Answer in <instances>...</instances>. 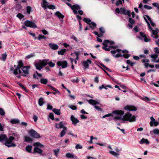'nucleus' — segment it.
Wrapping results in <instances>:
<instances>
[{
    "label": "nucleus",
    "mask_w": 159,
    "mask_h": 159,
    "mask_svg": "<svg viewBox=\"0 0 159 159\" xmlns=\"http://www.w3.org/2000/svg\"><path fill=\"white\" fill-rule=\"evenodd\" d=\"M99 30L101 33H104L105 32L104 29L103 27H101L99 28Z\"/></svg>",
    "instance_id": "nucleus-60"
},
{
    "label": "nucleus",
    "mask_w": 159,
    "mask_h": 159,
    "mask_svg": "<svg viewBox=\"0 0 159 159\" xmlns=\"http://www.w3.org/2000/svg\"><path fill=\"white\" fill-rule=\"evenodd\" d=\"M140 143L141 144L145 143L146 144H148L149 143V142L147 139H145L144 138H143L141 140V141L140 142Z\"/></svg>",
    "instance_id": "nucleus-33"
},
{
    "label": "nucleus",
    "mask_w": 159,
    "mask_h": 159,
    "mask_svg": "<svg viewBox=\"0 0 159 159\" xmlns=\"http://www.w3.org/2000/svg\"><path fill=\"white\" fill-rule=\"evenodd\" d=\"M142 99L146 102H148L150 101V99L148 97H145L142 98Z\"/></svg>",
    "instance_id": "nucleus-55"
},
{
    "label": "nucleus",
    "mask_w": 159,
    "mask_h": 159,
    "mask_svg": "<svg viewBox=\"0 0 159 159\" xmlns=\"http://www.w3.org/2000/svg\"><path fill=\"white\" fill-rule=\"evenodd\" d=\"M33 153H38L39 154H41L43 152L42 150L40 149L37 147H35L34 148Z\"/></svg>",
    "instance_id": "nucleus-26"
},
{
    "label": "nucleus",
    "mask_w": 159,
    "mask_h": 159,
    "mask_svg": "<svg viewBox=\"0 0 159 159\" xmlns=\"http://www.w3.org/2000/svg\"><path fill=\"white\" fill-rule=\"evenodd\" d=\"M140 35L144 38V41L145 42H149L150 39L149 37H148L145 34H144L143 32H140Z\"/></svg>",
    "instance_id": "nucleus-15"
},
{
    "label": "nucleus",
    "mask_w": 159,
    "mask_h": 159,
    "mask_svg": "<svg viewBox=\"0 0 159 159\" xmlns=\"http://www.w3.org/2000/svg\"><path fill=\"white\" fill-rule=\"evenodd\" d=\"M83 20L85 22L87 23L88 24H90L91 20L89 18L85 17L84 19Z\"/></svg>",
    "instance_id": "nucleus-39"
},
{
    "label": "nucleus",
    "mask_w": 159,
    "mask_h": 159,
    "mask_svg": "<svg viewBox=\"0 0 159 159\" xmlns=\"http://www.w3.org/2000/svg\"><path fill=\"white\" fill-rule=\"evenodd\" d=\"M7 136L5 134H1L0 135V142H2L4 141L7 140Z\"/></svg>",
    "instance_id": "nucleus-23"
},
{
    "label": "nucleus",
    "mask_w": 159,
    "mask_h": 159,
    "mask_svg": "<svg viewBox=\"0 0 159 159\" xmlns=\"http://www.w3.org/2000/svg\"><path fill=\"white\" fill-rule=\"evenodd\" d=\"M32 148V146L30 145H27L26 148L25 149L26 151L29 153H31V150Z\"/></svg>",
    "instance_id": "nucleus-36"
},
{
    "label": "nucleus",
    "mask_w": 159,
    "mask_h": 159,
    "mask_svg": "<svg viewBox=\"0 0 159 159\" xmlns=\"http://www.w3.org/2000/svg\"><path fill=\"white\" fill-rule=\"evenodd\" d=\"M48 65L51 67H53L55 65V64L52 62V61H50L48 62Z\"/></svg>",
    "instance_id": "nucleus-50"
},
{
    "label": "nucleus",
    "mask_w": 159,
    "mask_h": 159,
    "mask_svg": "<svg viewBox=\"0 0 159 159\" xmlns=\"http://www.w3.org/2000/svg\"><path fill=\"white\" fill-rule=\"evenodd\" d=\"M7 55L6 53L3 54L2 56V60L3 61H4L6 59Z\"/></svg>",
    "instance_id": "nucleus-49"
},
{
    "label": "nucleus",
    "mask_w": 159,
    "mask_h": 159,
    "mask_svg": "<svg viewBox=\"0 0 159 159\" xmlns=\"http://www.w3.org/2000/svg\"><path fill=\"white\" fill-rule=\"evenodd\" d=\"M75 147L76 149H82V146L79 144H76Z\"/></svg>",
    "instance_id": "nucleus-58"
},
{
    "label": "nucleus",
    "mask_w": 159,
    "mask_h": 159,
    "mask_svg": "<svg viewBox=\"0 0 159 159\" xmlns=\"http://www.w3.org/2000/svg\"><path fill=\"white\" fill-rule=\"evenodd\" d=\"M152 5L153 6L156 7L157 8V10L159 12V4L157 2H154L152 3Z\"/></svg>",
    "instance_id": "nucleus-43"
},
{
    "label": "nucleus",
    "mask_w": 159,
    "mask_h": 159,
    "mask_svg": "<svg viewBox=\"0 0 159 159\" xmlns=\"http://www.w3.org/2000/svg\"><path fill=\"white\" fill-rule=\"evenodd\" d=\"M109 152L112 155L116 157H118L119 155V154L118 153H117L116 152L113 151H110Z\"/></svg>",
    "instance_id": "nucleus-41"
},
{
    "label": "nucleus",
    "mask_w": 159,
    "mask_h": 159,
    "mask_svg": "<svg viewBox=\"0 0 159 159\" xmlns=\"http://www.w3.org/2000/svg\"><path fill=\"white\" fill-rule=\"evenodd\" d=\"M52 111L53 112L58 115H60L61 114L60 109L54 108Z\"/></svg>",
    "instance_id": "nucleus-29"
},
{
    "label": "nucleus",
    "mask_w": 159,
    "mask_h": 159,
    "mask_svg": "<svg viewBox=\"0 0 159 159\" xmlns=\"http://www.w3.org/2000/svg\"><path fill=\"white\" fill-rule=\"evenodd\" d=\"M109 43H110V45H112L114 44V42L113 41L110 42L109 40H105L102 43L103 45L102 48L106 51H109L110 50L111 48H113L114 46H109L108 47L107 44Z\"/></svg>",
    "instance_id": "nucleus-4"
},
{
    "label": "nucleus",
    "mask_w": 159,
    "mask_h": 159,
    "mask_svg": "<svg viewBox=\"0 0 159 159\" xmlns=\"http://www.w3.org/2000/svg\"><path fill=\"white\" fill-rule=\"evenodd\" d=\"M23 66V63L21 61H20L18 62V64L16 67L21 68Z\"/></svg>",
    "instance_id": "nucleus-40"
},
{
    "label": "nucleus",
    "mask_w": 159,
    "mask_h": 159,
    "mask_svg": "<svg viewBox=\"0 0 159 159\" xmlns=\"http://www.w3.org/2000/svg\"><path fill=\"white\" fill-rule=\"evenodd\" d=\"M74 53L76 56V60H78L79 59V56L80 54V52L79 51L75 52Z\"/></svg>",
    "instance_id": "nucleus-48"
},
{
    "label": "nucleus",
    "mask_w": 159,
    "mask_h": 159,
    "mask_svg": "<svg viewBox=\"0 0 159 159\" xmlns=\"http://www.w3.org/2000/svg\"><path fill=\"white\" fill-rule=\"evenodd\" d=\"M70 120L72 121L73 125H76L79 121V120L77 118H75L73 115L71 116Z\"/></svg>",
    "instance_id": "nucleus-13"
},
{
    "label": "nucleus",
    "mask_w": 159,
    "mask_h": 159,
    "mask_svg": "<svg viewBox=\"0 0 159 159\" xmlns=\"http://www.w3.org/2000/svg\"><path fill=\"white\" fill-rule=\"evenodd\" d=\"M158 57V55L157 54H154L151 55V57L152 58L155 59Z\"/></svg>",
    "instance_id": "nucleus-62"
},
{
    "label": "nucleus",
    "mask_w": 159,
    "mask_h": 159,
    "mask_svg": "<svg viewBox=\"0 0 159 159\" xmlns=\"http://www.w3.org/2000/svg\"><path fill=\"white\" fill-rule=\"evenodd\" d=\"M31 7L30 6H27L26 7V10L28 14H30V12Z\"/></svg>",
    "instance_id": "nucleus-57"
},
{
    "label": "nucleus",
    "mask_w": 159,
    "mask_h": 159,
    "mask_svg": "<svg viewBox=\"0 0 159 159\" xmlns=\"http://www.w3.org/2000/svg\"><path fill=\"white\" fill-rule=\"evenodd\" d=\"M10 122L12 124H17L19 123L20 121L19 120L16 119H11L10 120Z\"/></svg>",
    "instance_id": "nucleus-27"
},
{
    "label": "nucleus",
    "mask_w": 159,
    "mask_h": 159,
    "mask_svg": "<svg viewBox=\"0 0 159 159\" xmlns=\"http://www.w3.org/2000/svg\"><path fill=\"white\" fill-rule=\"evenodd\" d=\"M55 15L59 18L63 19L64 17V16L59 11L56 12Z\"/></svg>",
    "instance_id": "nucleus-31"
},
{
    "label": "nucleus",
    "mask_w": 159,
    "mask_h": 159,
    "mask_svg": "<svg viewBox=\"0 0 159 159\" xmlns=\"http://www.w3.org/2000/svg\"><path fill=\"white\" fill-rule=\"evenodd\" d=\"M47 8L53 10L55 8V6L52 5H48V7H47Z\"/></svg>",
    "instance_id": "nucleus-54"
},
{
    "label": "nucleus",
    "mask_w": 159,
    "mask_h": 159,
    "mask_svg": "<svg viewBox=\"0 0 159 159\" xmlns=\"http://www.w3.org/2000/svg\"><path fill=\"white\" fill-rule=\"evenodd\" d=\"M49 116L50 118L52 120H54V115L53 113H50L49 114Z\"/></svg>",
    "instance_id": "nucleus-63"
},
{
    "label": "nucleus",
    "mask_w": 159,
    "mask_h": 159,
    "mask_svg": "<svg viewBox=\"0 0 159 159\" xmlns=\"http://www.w3.org/2000/svg\"><path fill=\"white\" fill-rule=\"evenodd\" d=\"M49 59H48L47 60L44 59L43 60H40V62H41L43 67V66H45L47 64H48V62L47 61Z\"/></svg>",
    "instance_id": "nucleus-28"
},
{
    "label": "nucleus",
    "mask_w": 159,
    "mask_h": 159,
    "mask_svg": "<svg viewBox=\"0 0 159 159\" xmlns=\"http://www.w3.org/2000/svg\"><path fill=\"white\" fill-rule=\"evenodd\" d=\"M20 68L16 67L15 69L13 70V68L12 67L11 68L10 70H13V74L15 75H17L18 74H21L22 73Z\"/></svg>",
    "instance_id": "nucleus-12"
},
{
    "label": "nucleus",
    "mask_w": 159,
    "mask_h": 159,
    "mask_svg": "<svg viewBox=\"0 0 159 159\" xmlns=\"http://www.w3.org/2000/svg\"><path fill=\"white\" fill-rule=\"evenodd\" d=\"M115 121L118 120H122L123 121H129L130 122L135 121L136 117L132 115L129 113H126L122 117L121 116H117L114 118Z\"/></svg>",
    "instance_id": "nucleus-1"
},
{
    "label": "nucleus",
    "mask_w": 159,
    "mask_h": 159,
    "mask_svg": "<svg viewBox=\"0 0 159 159\" xmlns=\"http://www.w3.org/2000/svg\"><path fill=\"white\" fill-rule=\"evenodd\" d=\"M60 151V149L59 148L53 150V152L56 157H58V154L59 153Z\"/></svg>",
    "instance_id": "nucleus-34"
},
{
    "label": "nucleus",
    "mask_w": 159,
    "mask_h": 159,
    "mask_svg": "<svg viewBox=\"0 0 159 159\" xmlns=\"http://www.w3.org/2000/svg\"><path fill=\"white\" fill-rule=\"evenodd\" d=\"M48 87H49L50 89H51L52 90L55 91L56 92L58 93L59 94H60V92L59 91H58L57 89H56L55 88L53 87L52 86L50 85H48Z\"/></svg>",
    "instance_id": "nucleus-38"
},
{
    "label": "nucleus",
    "mask_w": 159,
    "mask_h": 159,
    "mask_svg": "<svg viewBox=\"0 0 159 159\" xmlns=\"http://www.w3.org/2000/svg\"><path fill=\"white\" fill-rule=\"evenodd\" d=\"M67 130V128L66 127H63V129L61 130L60 133V137H62L64 136Z\"/></svg>",
    "instance_id": "nucleus-24"
},
{
    "label": "nucleus",
    "mask_w": 159,
    "mask_h": 159,
    "mask_svg": "<svg viewBox=\"0 0 159 159\" xmlns=\"http://www.w3.org/2000/svg\"><path fill=\"white\" fill-rule=\"evenodd\" d=\"M68 107L72 110H75L77 109V107L75 106L69 105Z\"/></svg>",
    "instance_id": "nucleus-53"
},
{
    "label": "nucleus",
    "mask_w": 159,
    "mask_h": 159,
    "mask_svg": "<svg viewBox=\"0 0 159 159\" xmlns=\"http://www.w3.org/2000/svg\"><path fill=\"white\" fill-rule=\"evenodd\" d=\"M29 133L31 137L34 138L38 139L40 138L39 134L33 129L30 130L29 131Z\"/></svg>",
    "instance_id": "nucleus-7"
},
{
    "label": "nucleus",
    "mask_w": 159,
    "mask_h": 159,
    "mask_svg": "<svg viewBox=\"0 0 159 159\" xmlns=\"http://www.w3.org/2000/svg\"><path fill=\"white\" fill-rule=\"evenodd\" d=\"M15 138L12 136H10L8 139L7 138V140L6 141L5 145L9 147H15L16 145L15 144L12 143V141L15 139Z\"/></svg>",
    "instance_id": "nucleus-5"
},
{
    "label": "nucleus",
    "mask_w": 159,
    "mask_h": 159,
    "mask_svg": "<svg viewBox=\"0 0 159 159\" xmlns=\"http://www.w3.org/2000/svg\"><path fill=\"white\" fill-rule=\"evenodd\" d=\"M57 65L59 66H61L62 68H64L67 67V63L66 61H59L57 62Z\"/></svg>",
    "instance_id": "nucleus-11"
},
{
    "label": "nucleus",
    "mask_w": 159,
    "mask_h": 159,
    "mask_svg": "<svg viewBox=\"0 0 159 159\" xmlns=\"http://www.w3.org/2000/svg\"><path fill=\"white\" fill-rule=\"evenodd\" d=\"M122 4V2L120 0H118L116 2V6H118Z\"/></svg>",
    "instance_id": "nucleus-51"
},
{
    "label": "nucleus",
    "mask_w": 159,
    "mask_h": 159,
    "mask_svg": "<svg viewBox=\"0 0 159 159\" xmlns=\"http://www.w3.org/2000/svg\"><path fill=\"white\" fill-rule=\"evenodd\" d=\"M66 125V123L65 122L61 121L59 123L55 124V127L57 129H61L63 128L65 125Z\"/></svg>",
    "instance_id": "nucleus-10"
},
{
    "label": "nucleus",
    "mask_w": 159,
    "mask_h": 159,
    "mask_svg": "<svg viewBox=\"0 0 159 159\" xmlns=\"http://www.w3.org/2000/svg\"><path fill=\"white\" fill-rule=\"evenodd\" d=\"M0 115L2 116H3L5 115V112L4 110L1 108H0Z\"/></svg>",
    "instance_id": "nucleus-45"
},
{
    "label": "nucleus",
    "mask_w": 159,
    "mask_h": 159,
    "mask_svg": "<svg viewBox=\"0 0 159 159\" xmlns=\"http://www.w3.org/2000/svg\"><path fill=\"white\" fill-rule=\"evenodd\" d=\"M34 64L36 68L39 70H41L43 67L41 62H40V61L39 63H34Z\"/></svg>",
    "instance_id": "nucleus-17"
},
{
    "label": "nucleus",
    "mask_w": 159,
    "mask_h": 159,
    "mask_svg": "<svg viewBox=\"0 0 159 159\" xmlns=\"http://www.w3.org/2000/svg\"><path fill=\"white\" fill-rule=\"evenodd\" d=\"M88 102L91 105H93L94 107L96 104H99V102L96 101L94 100L89 99L88 100Z\"/></svg>",
    "instance_id": "nucleus-22"
},
{
    "label": "nucleus",
    "mask_w": 159,
    "mask_h": 159,
    "mask_svg": "<svg viewBox=\"0 0 159 159\" xmlns=\"http://www.w3.org/2000/svg\"><path fill=\"white\" fill-rule=\"evenodd\" d=\"M34 146H39L41 147H43L44 146L39 142L34 143L33 145Z\"/></svg>",
    "instance_id": "nucleus-42"
},
{
    "label": "nucleus",
    "mask_w": 159,
    "mask_h": 159,
    "mask_svg": "<svg viewBox=\"0 0 159 159\" xmlns=\"http://www.w3.org/2000/svg\"><path fill=\"white\" fill-rule=\"evenodd\" d=\"M39 104L40 106H42L44 103V99L42 98H40L38 101Z\"/></svg>",
    "instance_id": "nucleus-30"
},
{
    "label": "nucleus",
    "mask_w": 159,
    "mask_h": 159,
    "mask_svg": "<svg viewBox=\"0 0 159 159\" xmlns=\"http://www.w3.org/2000/svg\"><path fill=\"white\" fill-rule=\"evenodd\" d=\"M146 18L150 22L152 20L151 18L148 15H146L144 16V19L148 25V27L149 30L152 31L151 36L154 39H157L158 37L157 35V31L156 30H153L152 29V28L150 24L147 20Z\"/></svg>",
    "instance_id": "nucleus-2"
},
{
    "label": "nucleus",
    "mask_w": 159,
    "mask_h": 159,
    "mask_svg": "<svg viewBox=\"0 0 159 159\" xmlns=\"http://www.w3.org/2000/svg\"><path fill=\"white\" fill-rule=\"evenodd\" d=\"M89 25V27L92 30H93L95 27L97 26L96 24L94 22H91L90 23V24Z\"/></svg>",
    "instance_id": "nucleus-32"
},
{
    "label": "nucleus",
    "mask_w": 159,
    "mask_h": 159,
    "mask_svg": "<svg viewBox=\"0 0 159 159\" xmlns=\"http://www.w3.org/2000/svg\"><path fill=\"white\" fill-rule=\"evenodd\" d=\"M91 63L92 61L88 59L86 61L83 62V65L85 68H88L89 67V63L91 64Z\"/></svg>",
    "instance_id": "nucleus-16"
},
{
    "label": "nucleus",
    "mask_w": 159,
    "mask_h": 159,
    "mask_svg": "<svg viewBox=\"0 0 159 159\" xmlns=\"http://www.w3.org/2000/svg\"><path fill=\"white\" fill-rule=\"evenodd\" d=\"M120 12L124 15H128L129 17L131 16V12L130 11H127L126 12L125 8H120Z\"/></svg>",
    "instance_id": "nucleus-9"
},
{
    "label": "nucleus",
    "mask_w": 159,
    "mask_h": 159,
    "mask_svg": "<svg viewBox=\"0 0 159 159\" xmlns=\"http://www.w3.org/2000/svg\"><path fill=\"white\" fill-rule=\"evenodd\" d=\"M124 109L125 110L134 111H135L137 110L136 108L134 106L127 105L124 107Z\"/></svg>",
    "instance_id": "nucleus-14"
},
{
    "label": "nucleus",
    "mask_w": 159,
    "mask_h": 159,
    "mask_svg": "<svg viewBox=\"0 0 159 159\" xmlns=\"http://www.w3.org/2000/svg\"><path fill=\"white\" fill-rule=\"evenodd\" d=\"M112 113L118 115L122 116L124 114V112L121 110H116L113 111Z\"/></svg>",
    "instance_id": "nucleus-20"
},
{
    "label": "nucleus",
    "mask_w": 159,
    "mask_h": 159,
    "mask_svg": "<svg viewBox=\"0 0 159 159\" xmlns=\"http://www.w3.org/2000/svg\"><path fill=\"white\" fill-rule=\"evenodd\" d=\"M16 16L20 19H22L24 17V16L20 13L18 14Z\"/></svg>",
    "instance_id": "nucleus-56"
},
{
    "label": "nucleus",
    "mask_w": 159,
    "mask_h": 159,
    "mask_svg": "<svg viewBox=\"0 0 159 159\" xmlns=\"http://www.w3.org/2000/svg\"><path fill=\"white\" fill-rule=\"evenodd\" d=\"M153 133L155 134H159V129H155L153 130L152 131Z\"/></svg>",
    "instance_id": "nucleus-46"
},
{
    "label": "nucleus",
    "mask_w": 159,
    "mask_h": 159,
    "mask_svg": "<svg viewBox=\"0 0 159 159\" xmlns=\"http://www.w3.org/2000/svg\"><path fill=\"white\" fill-rule=\"evenodd\" d=\"M122 57H123L124 58L127 59L130 56V55L129 54H124V55H122Z\"/></svg>",
    "instance_id": "nucleus-64"
},
{
    "label": "nucleus",
    "mask_w": 159,
    "mask_h": 159,
    "mask_svg": "<svg viewBox=\"0 0 159 159\" xmlns=\"http://www.w3.org/2000/svg\"><path fill=\"white\" fill-rule=\"evenodd\" d=\"M40 82L41 84H46L48 82V80L47 79H44L42 78L40 80Z\"/></svg>",
    "instance_id": "nucleus-35"
},
{
    "label": "nucleus",
    "mask_w": 159,
    "mask_h": 159,
    "mask_svg": "<svg viewBox=\"0 0 159 159\" xmlns=\"http://www.w3.org/2000/svg\"><path fill=\"white\" fill-rule=\"evenodd\" d=\"M66 157L69 158H74L76 159L77 157L73 154H71L70 153H67L66 154Z\"/></svg>",
    "instance_id": "nucleus-18"
},
{
    "label": "nucleus",
    "mask_w": 159,
    "mask_h": 159,
    "mask_svg": "<svg viewBox=\"0 0 159 159\" xmlns=\"http://www.w3.org/2000/svg\"><path fill=\"white\" fill-rule=\"evenodd\" d=\"M94 107L97 110H98V111H102V108H100L98 106H97L95 105Z\"/></svg>",
    "instance_id": "nucleus-61"
},
{
    "label": "nucleus",
    "mask_w": 159,
    "mask_h": 159,
    "mask_svg": "<svg viewBox=\"0 0 159 159\" xmlns=\"http://www.w3.org/2000/svg\"><path fill=\"white\" fill-rule=\"evenodd\" d=\"M52 50H55L57 49L59 46L55 43H49L48 44Z\"/></svg>",
    "instance_id": "nucleus-19"
},
{
    "label": "nucleus",
    "mask_w": 159,
    "mask_h": 159,
    "mask_svg": "<svg viewBox=\"0 0 159 159\" xmlns=\"http://www.w3.org/2000/svg\"><path fill=\"white\" fill-rule=\"evenodd\" d=\"M48 2L46 0H43L42 3L41 4L42 7L45 9H47L48 6Z\"/></svg>",
    "instance_id": "nucleus-21"
},
{
    "label": "nucleus",
    "mask_w": 159,
    "mask_h": 159,
    "mask_svg": "<svg viewBox=\"0 0 159 159\" xmlns=\"http://www.w3.org/2000/svg\"><path fill=\"white\" fill-rule=\"evenodd\" d=\"M64 2L73 10L74 13L75 14H77L78 13L77 10L81 9L80 6L76 4L72 5L67 2H70L71 0H64Z\"/></svg>",
    "instance_id": "nucleus-3"
},
{
    "label": "nucleus",
    "mask_w": 159,
    "mask_h": 159,
    "mask_svg": "<svg viewBox=\"0 0 159 159\" xmlns=\"http://www.w3.org/2000/svg\"><path fill=\"white\" fill-rule=\"evenodd\" d=\"M24 24L25 26L30 28H35L37 27L35 24L32 21L27 20L25 22Z\"/></svg>",
    "instance_id": "nucleus-8"
},
{
    "label": "nucleus",
    "mask_w": 159,
    "mask_h": 159,
    "mask_svg": "<svg viewBox=\"0 0 159 159\" xmlns=\"http://www.w3.org/2000/svg\"><path fill=\"white\" fill-rule=\"evenodd\" d=\"M66 50L65 49H61L59 51L57 52L58 54L63 55L66 52Z\"/></svg>",
    "instance_id": "nucleus-37"
},
{
    "label": "nucleus",
    "mask_w": 159,
    "mask_h": 159,
    "mask_svg": "<svg viewBox=\"0 0 159 159\" xmlns=\"http://www.w3.org/2000/svg\"><path fill=\"white\" fill-rule=\"evenodd\" d=\"M34 56H35V55H34V53H32L31 54H30V55H28L25 58L26 59H29V58H30L31 57H34Z\"/></svg>",
    "instance_id": "nucleus-47"
},
{
    "label": "nucleus",
    "mask_w": 159,
    "mask_h": 159,
    "mask_svg": "<svg viewBox=\"0 0 159 159\" xmlns=\"http://www.w3.org/2000/svg\"><path fill=\"white\" fill-rule=\"evenodd\" d=\"M30 68V66H25L23 67L22 70L24 73L23 76L24 77H27L29 75V70Z\"/></svg>",
    "instance_id": "nucleus-6"
},
{
    "label": "nucleus",
    "mask_w": 159,
    "mask_h": 159,
    "mask_svg": "<svg viewBox=\"0 0 159 159\" xmlns=\"http://www.w3.org/2000/svg\"><path fill=\"white\" fill-rule=\"evenodd\" d=\"M143 7L144 8L148 10H151L152 8V7L151 6L148 5H144L143 6Z\"/></svg>",
    "instance_id": "nucleus-52"
},
{
    "label": "nucleus",
    "mask_w": 159,
    "mask_h": 159,
    "mask_svg": "<svg viewBox=\"0 0 159 159\" xmlns=\"http://www.w3.org/2000/svg\"><path fill=\"white\" fill-rule=\"evenodd\" d=\"M79 81V80L78 77L76 78V79H74L71 80V81L72 82L76 83H78Z\"/></svg>",
    "instance_id": "nucleus-59"
},
{
    "label": "nucleus",
    "mask_w": 159,
    "mask_h": 159,
    "mask_svg": "<svg viewBox=\"0 0 159 159\" xmlns=\"http://www.w3.org/2000/svg\"><path fill=\"white\" fill-rule=\"evenodd\" d=\"M46 37L44 35L39 34V35L38 39L39 40H40L42 39H46Z\"/></svg>",
    "instance_id": "nucleus-44"
},
{
    "label": "nucleus",
    "mask_w": 159,
    "mask_h": 159,
    "mask_svg": "<svg viewBox=\"0 0 159 159\" xmlns=\"http://www.w3.org/2000/svg\"><path fill=\"white\" fill-rule=\"evenodd\" d=\"M24 141L26 142L31 143L33 141L32 139L29 136H25L24 138Z\"/></svg>",
    "instance_id": "nucleus-25"
}]
</instances>
